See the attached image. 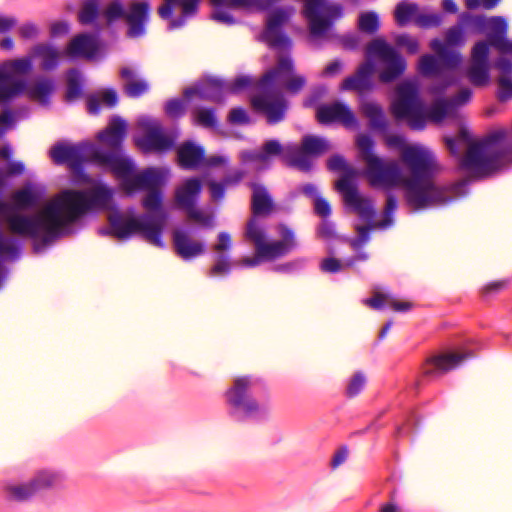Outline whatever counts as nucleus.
<instances>
[{
	"instance_id": "nucleus-1",
	"label": "nucleus",
	"mask_w": 512,
	"mask_h": 512,
	"mask_svg": "<svg viewBox=\"0 0 512 512\" xmlns=\"http://www.w3.org/2000/svg\"><path fill=\"white\" fill-rule=\"evenodd\" d=\"M114 189L105 182L91 188L66 190L63 199L48 203L41 212H15L6 202H0V215L6 216L10 230L31 241L35 255L47 253L60 239L75 235L83 227V218L109 208Z\"/></svg>"
},
{
	"instance_id": "nucleus-2",
	"label": "nucleus",
	"mask_w": 512,
	"mask_h": 512,
	"mask_svg": "<svg viewBox=\"0 0 512 512\" xmlns=\"http://www.w3.org/2000/svg\"><path fill=\"white\" fill-rule=\"evenodd\" d=\"M386 143L389 147L402 150L401 159L408 171L405 200L414 211L447 206L470 193V178L451 185L448 191L435 184L437 163L430 150L418 145L407 146V139L402 134L390 135Z\"/></svg>"
},
{
	"instance_id": "nucleus-3",
	"label": "nucleus",
	"mask_w": 512,
	"mask_h": 512,
	"mask_svg": "<svg viewBox=\"0 0 512 512\" xmlns=\"http://www.w3.org/2000/svg\"><path fill=\"white\" fill-rule=\"evenodd\" d=\"M128 123L119 115L110 117L107 126L96 134L99 144L89 142V162L112 173L130 194L139 192L162 180V173L154 167L137 172L134 159L125 150Z\"/></svg>"
},
{
	"instance_id": "nucleus-4",
	"label": "nucleus",
	"mask_w": 512,
	"mask_h": 512,
	"mask_svg": "<svg viewBox=\"0 0 512 512\" xmlns=\"http://www.w3.org/2000/svg\"><path fill=\"white\" fill-rule=\"evenodd\" d=\"M459 138L471 143L460 159V167L476 179L492 176L512 163V130H496L481 141L472 143L469 131L461 129Z\"/></svg>"
},
{
	"instance_id": "nucleus-5",
	"label": "nucleus",
	"mask_w": 512,
	"mask_h": 512,
	"mask_svg": "<svg viewBox=\"0 0 512 512\" xmlns=\"http://www.w3.org/2000/svg\"><path fill=\"white\" fill-rule=\"evenodd\" d=\"M265 389V382L256 375H243L233 379L224 394L228 416L235 422H262L268 419L270 407L256 397Z\"/></svg>"
},
{
	"instance_id": "nucleus-6",
	"label": "nucleus",
	"mask_w": 512,
	"mask_h": 512,
	"mask_svg": "<svg viewBox=\"0 0 512 512\" xmlns=\"http://www.w3.org/2000/svg\"><path fill=\"white\" fill-rule=\"evenodd\" d=\"M392 111L398 120L405 121L414 131L424 130L429 121L440 123L447 118L440 98L427 105L421 98L418 83L412 80H405L397 86Z\"/></svg>"
},
{
	"instance_id": "nucleus-7",
	"label": "nucleus",
	"mask_w": 512,
	"mask_h": 512,
	"mask_svg": "<svg viewBox=\"0 0 512 512\" xmlns=\"http://www.w3.org/2000/svg\"><path fill=\"white\" fill-rule=\"evenodd\" d=\"M295 70L294 60L288 55L280 56L274 68L267 71L258 81L259 93L251 98L255 111L263 115L267 124L282 122L287 114L289 104L282 93L274 89L277 80H282Z\"/></svg>"
},
{
	"instance_id": "nucleus-8",
	"label": "nucleus",
	"mask_w": 512,
	"mask_h": 512,
	"mask_svg": "<svg viewBox=\"0 0 512 512\" xmlns=\"http://www.w3.org/2000/svg\"><path fill=\"white\" fill-rule=\"evenodd\" d=\"M281 240L267 241V233L259 222L251 218L246 225L245 237L253 242L255 255L245 257L240 261V266L244 268H253L261 262L273 261L287 255L293 250L297 243L295 241L294 231L286 225L279 226Z\"/></svg>"
},
{
	"instance_id": "nucleus-9",
	"label": "nucleus",
	"mask_w": 512,
	"mask_h": 512,
	"mask_svg": "<svg viewBox=\"0 0 512 512\" xmlns=\"http://www.w3.org/2000/svg\"><path fill=\"white\" fill-rule=\"evenodd\" d=\"M355 143L366 164L364 175L373 187L386 190L399 186L403 180V171L395 160H386L375 153L376 143L372 136L359 134Z\"/></svg>"
},
{
	"instance_id": "nucleus-10",
	"label": "nucleus",
	"mask_w": 512,
	"mask_h": 512,
	"mask_svg": "<svg viewBox=\"0 0 512 512\" xmlns=\"http://www.w3.org/2000/svg\"><path fill=\"white\" fill-rule=\"evenodd\" d=\"M303 15L308 21L309 41L315 48L321 47V40L330 38L329 32L336 21L344 16L339 3L326 0H303Z\"/></svg>"
},
{
	"instance_id": "nucleus-11",
	"label": "nucleus",
	"mask_w": 512,
	"mask_h": 512,
	"mask_svg": "<svg viewBox=\"0 0 512 512\" xmlns=\"http://www.w3.org/2000/svg\"><path fill=\"white\" fill-rule=\"evenodd\" d=\"M66 479L63 471L54 468L38 470L26 482H8L3 487L5 498L14 502H28L39 492L62 486Z\"/></svg>"
},
{
	"instance_id": "nucleus-12",
	"label": "nucleus",
	"mask_w": 512,
	"mask_h": 512,
	"mask_svg": "<svg viewBox=\"0 0 512 512\" xmlns=\"http://www.w3.org/2000/svg\"><path fill=\"white\" fill-rule=\"evenodd\" d=\"M366 56L375 58L380 66L379 80L393 83L400 79L407 69L404 56L383 38L372 40L366 47Z\"/></svg>"
},
{
	"instance_id": "nucleus-13",
	"label": "nucleus",
	"mask_w": 512,
	"mask_h": 512,
	"mask_svg": "<svg viewBox=\"0 0 512 512\" xmlns=\"http://www.w3.org/2000/svg\"><path fill=\"white\" fill-rule=\"evenodd\" d=\"M284 163L288 167L297 168L302 172H310L313 168L311 157H318L330 150V141L323 137L308 134L303 136L301 147L295 144L284 145Z\"/></svg>"
},
{
	"instance_id": "nucleus-14",
	"label": "nucleus",
	"mask_w": 512,
	"mask_h": 512,
	"mask_svg": "<svg viewBox=\"0 0 512 512\" xmlns=\"http://www.w3.org/2000/svg\"><path fill=\"white\" fill-rule=\"evenodd\" d=\"M202 187V181L199 177L191 176L186 178L175 190V202L181 210L186 212L190 220L200 224L203 230H209L214 227V217L210 214H205L197 207Z\"/></svg>"
},
{
	"instance_id": "nucleus-15",
	"label": "nucleus",
	"mask_w": 512,
	"mask_h": 512,
	"mask_svg": "<svg viewBox=\"0 0 512 512\" xmlns=\"http://www.w3.org/2000/svg\"><path fill=\"white\" fill-rule=\"evenodd\" d=\"M32 68V57L30 56L18 58L0 65V101L4 105L12 103L27 88L26 80L17 78L14 74H27Z\"/></svg>"
},
{
	"instance_id": "nucleus-16",
	"label": "nucleus",
	"mask_w": 512,
	"mask_h": 512,
	"mask_svg": "<svg viewBox=\"0 0 512 512\" xmlns=\"http://www.w3.org/2000/svg\"><path fill=\"white\" fill-rule=\"evenodd\" d=\"M327 168L333 172H342L336 182V189L342 195L344 203L359 208L356 201L360 200L363 195L358 189V170L350 166L345 157L340 154H334L328 158Z\"/></svg>"
},
{
	"instance_id": "nucleus-17",
	"label": "nucleus",
	"mask_w": 512,
	"mask_h": 512,
	"mask_svg": "<svg viewBox=\"0 0 512 512\" xmlns=\"http://www.w3.org/2000/svg\"><path fill=\"white\" fill-rule=\"evenodd\" d=\"M203 229L200 224L193 226L183 224L176 227L171 234L172 247L175 254L185 262H190L207 251V243L204 239L196 240L192 236Z\"/></svg>"
},
{
	"instance_id": "nucleus-18",
	"label": "nucleus",
	"mask_w": 512,
	"mask_h": 512,
	"mask_svg": "<svg viewBox=\"0 0 512 512\" xmlns=\"http://www.w3.org/2000/svg\"><path fill=\"white\" fill-rule=\"evenodd\" d=\"M179 130L177 128L167 130H152L133 138V143L143 155L165 156L175 150Z\"/></svg>"
},
{
	"instance_id": "nucleus-19",
	"label": "nucleus",
	"mask_w": 512,
	"mask_h": 512,
	"mask_svg": "<svg viewBox=\"0 0 512 512\" xmlns=\"http://www.w3.org/2000/svg\"><path fill=\"white\" fill-rule=\"evenodd\" d=\"M293 8L278 7L272 10L267 15L266 27L261 35L265 41L273 49H286L290 50L292 47V40L284 31V25L290 20Z\"/></svg>"
},
{
	"instance_id": "nucleus-20",
	"label": "nucleus",
	"mask_w": 512,
	"mask_h": 512,
	"mask_svg": "<svg viewBox=\"0 0 512 512\" xmlns=\"http://www.w3.org/2000/svg\"><path fill=\"white\" fill-rule=\"evenodd\" d=\"M88 141L68 144L65 141L56 142L49 150V156L57 165H68L76 173L84 172V165L89 162Z\"/></svg>"
},
{
	"instance_id": "nucleus-21",
	"label": "nucleus",
	"mask_w": 512,
	"mask_h": 512,
	"mask_svg": "<svg viewBox=\"0 0 512 512\" xmlns=\"http://www.w3.org/2000/svg\"><path fill=\"white\" fill-rule=\"evenodd\" d=\"M490 50L486 41H477L472 49L470 62L465 69V76L475 87H483L490 83Z\"/></svg>"
},
{
	"instance_id": "nucleus-22",
	"label": "nucleus",
	"mask_w": 512,
	"mask_h": 512,
	"mask_svg": "<svg viewBox=\"0 0 512 512\" xmlns=\"http://www.w3.org/2000/svg\"><path fill=\"white\" fill-rule=\"evenodd\" d=\"M356 202L358 203L357 205L359 208L349 203H344V206L348 211L356 213L359 218L367 224L365 226H356V231L358 234L357 237H348V240L345 243H348L354 250H360L370 241L371 231L376 228L374 221L376 216V209L374 207L373 201L369 197L362 196L360 197V200H357Z\"/></svg>"
},
{
	"instance_id": "nucleus-23",
	"label": "nucleus",
	"mask_w": 512,
	"mask_h": 512,
	"mask_svg": "<svg viewBox=\"0 0 512 512\" xmlns=\"http://www.w3.org/2000/svg\"><path fill=\"white\" fill-rule=\"evenodd\" d=\"M316 119L319 124L324 126L341 124L348 130H358L360 128L358 118L349 105L342 101L318 105Z\"/></svg>"
},
{
	"instance_id": "nucleus-24",
	"label": "nucleus",
	"mask_w": 512,
	"mask_h": 512,
	"mask_svg": "<svg viewBox=\"0 0 512 512\" xmlns=\"http://www.w3.org/2000/svg\"><path fill=\"white\" fill-rule=\"evenodd\" d=\"M168 220V213L161 214L145 212L135 215V234L141 235L149 243L159 248H165L163 233Z\"/></svg>"
},
{
	"instance_id": "nucleus-25",
	"label": "nucleus",
	"mask_w": 512,
	"mask_h": 512,
	"mask_svg": "<svg viewBox=\"0 0 512 512\" xmlns=\"http://www.w3.org/2000/svg\"><path fill=\"white\" fill-rule=\"evenodd\" d=\"M284 152V145L278 139L273 138L264 141L259 150L245 149L240 151L238 158L243 166L263 163L265 168H269L274 158L278 157L284 163Z\"/></svg>"
},
{
	"instance_id": "nucleus-26",
	"label": "nucleus",
	"mask_w": 512,
	"mask_h": 512,
	"mask_svg": "<svg viewBox=\"0 0 512 512\" xmlns=\"http://www.w3.org/2000/svg\"><path fill=\"white\" fill-rule=\"evenodd\" d=\"M109 226L98 228L100 236H111L120 240H127L135 234V214L122 213L117 206H113L107 216Z\"/></svg>"
},
{
	"instance_id": "nucleus-27",
	"label": "nucleus",
	"mask_w": 512,
	"mask_h": 512,
	"mask_svg": "<svg viewBox=\"0 0 512 512\" xmlns=\"http://www.w3.org/2000/svg\"><path fill=\"white\" fill-rule=\"evenodd\" d=\"M215 252L214 264L207 272L208 277H228L232 272V240L231 236L226 231H221L217 235V241L212 246Z\"/></svg>"
},
{
	"instance_id": "nucleus-28",
	"label": "nucleus",
	"mask_w": 512,
	"mask_h": 512,
	"mask_svg": "<svg viewBox=\"0 0 512 512\" xmlns=\"http://www.w3.org/2000/svg\"><path fill=\"white\" fill-rule=\"evenodd\" d=\"M183 93L186 99L196 95L201 100L221 104L225 102L228 95L227 80L221 77H208L194 86L187 87Z\"/></svg>"
},
{
	"instance_id": "nucleus-29",
	"label": "nucleus",
	"mask_w": 512,
	"mask_h": 512,
	"mask_svg": "<svg viewBox=\"0 0 512 512\" xmlns=\"http://www.w3.org/2000/svg\"><path fill=\"white\" fill-rule=\"evenodd\" d=\"M474 357L471 351L458 353H442L429 358L423 366L425 378H436L444 373L458 368L465 360Z\"/></svg>"
},
{
	"instance_id": "nucleus-30",
	"label": "nucleus",
	"mask_w": 512,
	"mask_h": 512,
	"mask_svg": "<svg viewBox=\"0 0 512 512\" xmlns=\"http://www.w3.org/2000/svg\"><path fill=\"white\" fill-rule=\"evenodd\" d=\"M150 2L132 1L126 8L125 21L127 23L126 35L128 38L136 39L146 34V26L150 17Z\"/></svg>"
},
{
	"instance_id": "nucleus-31",
	"label": "nucleus",
	"mask_w": 512,
	"mask_h": 512,
	"mask_svg": "<svg viewBox=\"0 0 512 512\" xmlns=\"http://www.w3.org/2000/svg\"><path fill=\"white\" fill-rule=\"evenodd\" d=\"M99 33L82 32L75 35L68 43L66 53L73 59H96L100 51Z\"/></svg>"
},
{
	"instance_id": "nucleus-32",
	"label": "nucleus",
	"mask_w": 512,
	"mask_h": 512,
	"mask_svg": "<svg viewBox=\"0 0 512 512\" xmlns=\"http://www.w3.org/2000/svg\"><path fill=\"white\" fill-rule=\"evenodd\" d=\"M366 61L359 65L355 74L346 77L340 85L342 91H364L373 88L372 75L376 69L375 58L366 56Z\"/></svg>"
},
{
	"instance_id": "nucleus-33",
	"label": "nucleus",
	"mask_w": 512,
	"mask_h": 512,
	"mask_svg": "<svg viewBox=\"0 0 512 512\" xmlns=\"http://www.w3.org/2000/svg\"><path fill=\"white\" fill-rule=\"evenodd\" d=\"M177 163L183 170H197L205 160V149L193 140H185L176 145Z\"/></svg>"
},
{
	"instance_id": "nucleus-34",
	"label": "nucleus",
	"mask_w": 512,
	"mask_h": 512,
	"mask_svg": "<svg viewBox=\"0 0 512 512\" xmlns=\"http://www.w3.org/2000/svg\"><path fill=\"white\" fill-rule=\"evenodd\" d=\"M487 40L489 48L493 47L500 53L507 54L511 41L507 38L508 23L503 16H493L488 18Z\"/></svg>"
},
{
	"instance_id": "nucleus-35",
	"label": "nucleus",
	"mask_w": 512,
	"mask_h": 512,
	"mask_svg": "<svg viewBox=\"0 0 512 512\" xmlns=\"http://www.w3.org/2000/svg\"><path fill=\"white\" fill-rule=\"evenodd\" d=\"M46 195V187L42 184L27 182L18 189L13 196L17 206L21 209L37 207Z\"/></svg>"
},
{
	"instance_id": "nucleus-36",
	"label": "nucleus",
	"mask_w": 512,
	"mask_h": 512,
	"mask_svg": "<svg viewBox=\"0 0 512 512\" xmlns=\"http://www.w3.org/2000/svg\"><path fill=\"white\" fill-rule=\"evenodd\" d=\"M249 187L252 190L251 209L254 215L253 218L256 219V216L270 214L274 207V202L267 188L263 184L256 182L249 183Z\"/></svg>"
},
{
	"instance_id": "nucleus-37",
	"label": "nucleus",
	"mask_w": 512,
	"mask_h": 512,
	"mask_svg": "<svg viewBox=\"0 0 512 512\" xmlns=\"http://www.w3.org/2000/svg\"><path fill=\"white\" fill-rule=\"evenodd\" d=\"M101 15L100 0H83L77 12V21L81 26H91L96 32H100Z\"/></svg>"
},
{
	"instance_id": "nucleus-38",
	"label": "nucleus",
	"mask_w": 512,
	"mask_h": 512,
	"mask_svg": "<svg viewBox=\"0 0 512 512\" xmlns=\"http://www.w3.org/2000/svg\"><path fill=\"white\" fill-rule=\"evenodd\" d=\"M119 74L125 81L123 92L126 96L137 99L149 91V83L143 78L136 79V72L133 69L122 67Z\"/></svg>"
},
{
	"instance_id": "nucleus-39",
	"label": "nucleus",
	"mask_w": 512,
	"mask_h": 512,
	"mask_svg": "<svg viewBox=\"0 0 512 512\" xmlns=\"http://www.w3.org/2000/svg\"><path fill=\"white\" fill-rule=\"evenodd\" d=\"M317 238L323 240L327 246V252L334 255L336 250L334 244L337 242L345 243L348 236L341 235L337 232L336 224L330 219H322L316 227Z\"/></svg>"
},
{
	"instance_id": "nucleus-40",
	"label": "nucleus",
	"mask_w": 512,
	"mask_h": 512,
	"mask_svg": "<svg viewBox=\"0 0 512 512\" xmlns=\"http://www.w3.org/2000/svg\"><path fill=\"white\" fill-rule=\"evenodd\" d=\"M31 55L34 58L41 59V67L45 71H53L60 64V52L49 43H39L31 49Z\"/></svg>"
},
{
	"instance_id": "nucleus-41",
	"label": "nucleus",
	"mask_w": 512,
	"mask_h": 512,
	"mask_svg": "<svg viewBox=\"0 0 512 512\" xmlns=\"http://www.w3.org/2000/svg\"><path fill=\"white\" fill-rule=\"evenodd\" d=\"M362 112L369 120L372 130L385 133L388 131L389 123L383 108L376 102L369 101L362 104Z\"/></svg>"
},
{
	"instance_id": "nucleus-42",
	"label": "nucleus",
	"mask_w": 512,
	"mask_h": 512,
	"mask_svg": "<svg viewBox=\"0 0 512 512\" xmlns=\"http://www.w3.org/2000/svg\"><path fill=\"white\" fill-rule=\"evenodd\" d=\"M84 77L77 68H70L67 71V85L65 98L68 102L74 101L83 95Z\"/></svg>"
},
{
	"instance_id": "nucleus-43",
	"label": "nucleus",
	"mask_w": 512,
	"mask_h": 512,
	"mask_svg": "<svg viewBox=\"0 0 512 512\" xmlns=\"http://www.w3.org/2000/svg\"><path fill=\"white\" fill-rule=\"evenodd\" d=\"M211 2L213 5L211 18L213 20L227 26H232L238 22L229 12L230 9L239 7L238 5H232L229 0H211Z\"/></svg>"
},
{
	"instance_id": "nucleus-44",
	"label": "nucleus",
	"mask_w": 512,
	"mask_h": 512,
	"mask_svg": "<svg viewBox=\"0 0 512 512\" xmlns=\"http://www.w3.org/2000/svg\"><path fill=\"white\" fill-rule=\"evenodd\" d=\"M192 118L195 125L203 128L215 129L219 125L216 110L213 107H196L192 112Z\"/></svg>"
},
{
	"instance_id": "nucleus-45",
	"label": "nucleus",
	"mask_w": 512,
	"mask_h": 512,
	"mask_svg": "<svg viewBox=\"0 0 512 512\" xmlns=\"http://www.w3.org/2000/svg\"><path fill=\"white\" fill-rule=\"evenodd\" d=\"M163 181V179L161 180ZM162 182H160L161 184ZM159 185V183H158ZM153 186H157V184H153L149 186L148 188H145V190H148V192L145 194V196L142 199V205L145 209H147V212L149 213H156L161 214V212H167L163 208V193L158 188L150 189ZM144 191V189L142 190Z\"/></svg>"
},
{
	"instance_id": "nucleus-46",
	"label": "nucleus",
	"mask_w": 512,
	"mask_h": 512,
	"mask_svg": "<svg viewBox=\"0 0 512 512\" xmlns=\"http://www.w3.org/2000/svg\"><path fill=\"white\" fill-rule=\"evenodd\" d=\"M398 208V199L392 193L388 192L386 194V203L383 211L382 219L378 222H375L376 228L381 230H386L391 228L394 225V214Z\"/></svg>"
},
{
	"instance_id": "nucleus-47",
	"label": "nucleus",
	"mask_w": 512,
	"mask_h": 512,
	"mask_svg": "<svg viewBox=\"0 0 512 512\" xmlns=\"http://www.w3.org/2000/svg\"><path fill=\"white\" fill-rule=\"evenodd\" d=\"M417 69L419 73L425 77L441 75L443 71L438 55L429 53L420 57Z\"/></svg>"
},
{
	"instance_id": "nucleus-48",
	"label": "nucleus",
	"mask_w": 512,
	"mask_h": 512,
	"mask_svg": "<svg viewBox=\"0 0 512 512\" xmlns=\"http://www.w3.org/2000/svg\"><path fill=\"white\" fill-rule=\"evenodd\" d=\"M459 22L464 29H469L474 33H485L488 31V18L484 15H474L464 12L459 16Z\"/></svg>"
},
{
	"instance_id": "nucleus-49",
	"label": "nucleus",
	"mask_w": 512,
	"mask_h": 512,
	"mask_svg": "<svg viewBox=\"0 0 512 512\" xmlns=\"http://www.w3.org/2000/svg\"><path fill=\"white\" fill-rule=\"evenodd\" d=\"M417 14L418 5L416 3H408L406 1L399 2L394 11L395 20L397 25L400 27H404L411 20L415 21Z\"/></svg>"
},
{
	"instance_id": "nucleus-50",
	"label": "nucleus",
	"mask_w": 512,
	"mask_h": 512,
	"mask_svg": "<svg viewBox=\"0 0 512 512\" xmlns=\"http://www.w3.org/2000/svg\"><path fill=\"white\" fill-rule=\"evenodd\" d=\"M380 27L379 16L374 11H366L359 14L358 29L369 35L375 34Z\"/></svg>"
},
{
	"instance_id": "nucleus-51",
	"label": "nucleus",
	"mask_w": 512,
	"mask_h": 512,
	"mask_svg": "<svg viewBox=\"0 0 512 512\" xmlns=\"http://www.w3.org/2000/svg\"><path fill=\"white\" fill-rule=\"evenodd\" d=\"M367 384V377L363 371H356L347 381L345 396L349 399L355 398L364 390Z\"/></svg>"
},
{
	"instance_id": "nucleus-52",
	"label": "nucleus",
	"mask_w": 512,
	"mask_h": 512,
	"mask_svg": "<svg viewBox=\"0 0 512 512\" xmlns=\"http://www.w3.org/2000/svg\"><path fill=\"white\" fill-rule=\"evenodd\" d=\"M401 417H402V422L395 423L394 437L396 439L408 435L409 432L413 429V427L416 425V422H417L415 412L410 408L405 409L402 412Z\"/></svg>"
},
{
	"instance_id": "nucleus-53",
	"label": "nucleus",
	"mask_w": 512,
	"mask_h": 512,
	"mask_svg": "<svg viewBox=\"0 0 512 512\" xmlns=\"http://www.w3.org/2000/svg\"><path fill=\"white\" fill-rule=\"evenodd\" d=\"M125 14L126 8L121 0H111L102 11V16L108 25H112L116 21L124 19Z\"/></svg>"
},
{
	"instance_id": "nucleus-54",
	"label": "nucleus",
	"mask_w": 512,
	"mask_h": 512,
	"mask_svg": "<svg viewBox=\"0 0 512 512\" xmlns=\"http://www.w3.org/2000/svg\"><path fill=\"white\" fill-rule=\"evenodd\" d=\"M254 86V79L250 75H238L233 80H227L228 94L236 95Z\"/></svg>"
},
{
	"instance_id": "nucleus-55",
	"label": "nucleus",
	"mask_w": 512,
	"mask_h": 512,
	"mask_svg": "<svg viewBox=\"0 0 512 512\" xmlns=\"http://www.w3.org/2000/svg\"><path fill=\"white\" fill-rule=\"evenodd\" d=\"M164 112L171 119H180L186 114V102L181 98H171L165 102Z\"/></svg>"
},
{
	"instance_id": "nucleus-56",
	"label": "nucleus",
	"mask_w": 512,
	"mask_h": 512,
	"mask_svg": "<svg viewBox=\"0 0 512 512\" xmlns=\"http://www.w3.org/2000/svg\"><path fill=\"white\" fill-rule=\"evenodd\" d=\"M438 57L440 59L442 69L446 68L450 70L457 69L461 65L463 60L461 53L452 50L450 47L444 50L443 53L438 55Z\"/></svg>"
},
{
	"instance_id": "nucleus-57",
	"label": "nucleus",
	"mask_w": 512,
	"mask_h": 512,
	"mask_svg": "<svg viewBox=\"0 0 512 512\" xmlns=\"http://www.w3.org/2000/svg\"><path fill=\"white\" fill-rule=\"evenodd\" d=\"M443 22L440 13H418L415 17V25L422 29L439 27Z\"/></svg>"
},
{
	"instance_id": "nucleus-58",
	"label": "nucleus",
	"mask_w": 512,
	"mask_h": 512,
	"mask_svg": "<svg viewBox=\"0 0 512 512\" xmlns=\"http://www.w3.org/2000/svg\"><path fill=\"white\" fill-rule=\"evenodd\" d=\"M306 263L305 258L299 257L285 263L276 264L272 267V270L278 273L296 274L306 267Z\"/></svg>"
},
{
	"instance_id": "nucleus-59",
	"label": "nucleus",
	"mask_w": 512,
	"mask_h": 512,
	"mask_svg": "<svg viewBox=\"0 0 512 512\" xmlns=\"http://www.w3.org/2000/svg\"><path fill=\"white\" fill-rule=\"evenodd\" d=\"M445 40L449 47L462 46L465 42V29L459 22L453 25L445 33Z\"/></svg>"
},
{
	"instance_id": "nucleus-60",
	"label": "nucleus",
	"mask_w": 512,
	"mask_h": 512,
	"mask_svg": "<svg viewBox=\"0 0 512 512\" xmlns=\"http://www.w3.org/2000/svg\"><path fill=\"white\" fill-rule=\"evenodd\" d=\"M282 84L289 92L299 93L306 85V78L302 75L294 76V71L282 80H277L276 84Z\"/></svg>"
},
{
	"instance_id": "nucleus-61",
	"label": "nucleus",
	"mask_w": 512,
	"mask_h": 512,
	"mask_svg": "<svg viewBox=\"0 0 512 512\" xmlns=\"http://www.w3.org/2000/svg\"><path fill=\"white\" fill-rule=\"evenodd\" d=\"M395 43L398 47L405 48L410 55H416L420 50L419 41L408 33L397 35Z\"/></svg>"
},
{
	"instance_id": "nucleus-62",
	"label": "nucleus",
	"mask_w": 512,
	"mask_h": 512,
	"mask_svg": "<svg viewBox=\"0 0 512 512\" xmlns=\"http://www.w3.org/2000/svg\"><path fill=\"white\" fill-rule=\"evenodd\" d=\"M437 76L439 80L431 88V91L436 95H443L448 88L458 83V79L452 74L442 72L441 75Z\"/></svg>"
},
{
	"instance_id": "nucleus-63",
	"label": "nucleus",
	"mask_w": 512,
	"mask_h": 512,
	"mask_svg": "<svg viewBox=\"0 0 512 512\" xmlns=\"http://www.w3.org/2000/svg\"><path fill=\"white\" fill-rule=\"evenodd\" d=\"M510 282H511V280L509 278H505V279L496 280V281L487 283L482 288V291H481L482 297L484 299L493 297L494 295H496V294L500 293L501 291L505 290L506 288H508V286L510 285Z\"/></svg>"
},
{
	"instance_id": "nucleus-64",
	"label": "nucleus",
	"mask_w": 512,
	"mask_h": 512,
	"mask_svg": "<svg viewBox=\"0 0 512 512\" xmlns=\"http://www.w3.org/2000/svg\"><path fill=\"white\" fill-rule=\"evenodd\" d=\"M497 98L501 102L512 99V78L499 77L498 79Z\"/></svg>"
}]
</instances>
